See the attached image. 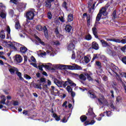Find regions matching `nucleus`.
Here are the masks:
<instances>
[{
    "instance_id": "1",
    "label": "nucleus",
    "mask_w": 126,
    "mask_h": 126,
    "mask_svg": "<svg viewBox=\"0 0 126 126\" xmlns=\"http://www.w3.org/2000/svg\"><path fill=\"white\" fill-rule=\"evenodd\" d=\"M33 87L36 89L47 90L49 89L45 79H39L37 80V83L32 85Z\"/></svg>"
},
{
    "instance_id": "2",
    "label": "nucleus",
    "mask_w": 126,
    "mask_h": 126,
    "mask_svg": "<svg viewBox=\"0 0 126 126\" xmlns=\"http://www.w3.org/2000/svg\"><path fill=\"white\" fill-rule=\"evenodd\" d=\"M102 14L104 16H106L107 14V9L105 7L101 8V9L99 10V12H98L96 18V22L95 23V26H96V24H98V22L100 21V20L101 19V17H102Z\"/></svg>"
},
{
    "instance_id": "3",
    "label": "nucleus",
    "mask_w": 126,
    "mask_h": 126,
    "mask_svg": "<svg viewBox=\"0 0 126 126\" xmlns=\"http://www.w3.org/2000/svg\"><path fill=\"white\" fill-rule=\"evenodd\" d=\"M25 16L27 18V21L33 20L34 16H35V9H30L25 13Z\"/></svg>"
},
{
    "instance_id": "4",
    "label": "nucleus",
    "mask_w": 126,
    "mask_h": 126,
    "mask_svg": "<svg viewBox=\"0 0 126 126\" xmlns=\"http://www.w3.org/2000/svg\"><path fill=\"white\" fill-rule=\"evenodd\" d=\"M88 116V119H92L94 120V118L96 117V114L93 111V109L92 107H90L88 110V113L86 114Z\"/></svg>"
},
{
    "instance_id": "5",
    "label": "nucleus",
    "mask_w": 126,
    "mask_h": 126,
    "mask_svg": "<svg viewBox=\"0 0 126 126\" xmlns=\"http://www.w3.org/2000/svg\"><path fill=\"white\" fill-rule=\"evenodd\" d=\"M57 66L61 68V69H65V68H68V69H70L71 70H73L74 66L72 65H57Z\"/></svg>"
},
{
    "instance_id": "6",
    "label": "nucleus",
    "mask_w": 126,
    "mask_h": 126,
    "mask_svg": "<svg viewBox=\"0 0 126 126\" xmlns=\"http://www.w3.org/2000/svg\"><path fill=\"white\" fill-rule=\"evenodd\" d=\"M8 69L11 74H14L18 69L17 68L7 65Z\"/></svg>"
},
{
    "instance_id": "7",
    "label": "nucleus",
    "mask_w": 126,
    "mask_h": 126,
    "mask_svg": "<svg viewBox=\"0 0 126 126\" xmlns=\"http://www.w3.org/2000/svg\"><path fill=\"white\" fill-rule=\"evenodd\" d=\"M43 67H45V68H47V69H48V70H52V66L51 65H44L41 64L38 65V69L39 70H43Z\"/></svg>"
},
{
    "instance_id": "8",
    "label": "nucleus",
    "mask_w": 126,
    "mask_h": 126,
    "mask_svg": "<svg viewBox=\"0 0 126 126\" xmlns=\"http://www.w3.org/2000/svg\"><path fill=\"white\" fill-rule=\"evenodd\" d=\"M86 77L88 79H90V78H91L90 75H88L87 73H83V74H81L79 75V78H80V79H86Z\"/></svg>"
},
{
    "instance_id": "9",
    "label": "nucleus",
    "mask_w": 126,
    "mask_h": 126,
    "mask_svg": "<svg viewBox=\"0 0 126 126\" xmlns=\"http://www.w3.org/2000/svg\"><path fill=\"white\" fill-rule=\"evenodd\" d=\"M54 82L59 88H62L63 84L64 83L63 81H60L58 79H54Z\"/></svg>"
},
{
    "instance_id": "10",
    "label": "nucleus",
    "mask_w": 126,
    "mask_h": 126,
    "mask_svg": "<svg viewBox=\"0 0 126 126\" xmlns=\"http://www.w3.org/2000/svg\"><path fill=\"white\" fill-rule=\"evenodd\" d=\"M95 3H96L95 2H93V1H92V0L89 2L88 7L89 8L90 12H91V9H94Z\"/></svg>"
},
{
    "instance_id": "11",
    "label": "nucleus",
    "mask_w": 126,
    "mask_h": 126,
    "mask_svg": "<svg viewBox=\"0 0 126 126\" xmlns=\"http://www.w3.org/2000/svg\"><path fill=\"white\" fill-rule=\"evenodd\" d=\"M16 43L15 42H9L7 43L8 47L11 48V49H13V50H16V47L15 46Z\"/></svg>"
},
{
    "instance_id": "12",
    "label": "nucleus",
    "mask_w": 126,
    "mask_h": 126,
    "mask_svg": "<svg viewBox=\"0 0 126 126\" xmlns=\"http://www.w3.org/2000/svg\"><path fill=\"white\" fill-rule=\"evenodd\" d=\"M112 70L113 72H114V73H115L117 76H119V75L118 74V72L119 71V68L117 66L114 65L112 67Z\"/></svg>"
},
{
    "instance_id": "13",
    "label": "nucleus",
    "mask_w": 126,
    "mask_h": 126,
    "mask_svg": "<svg viewBox=\"0 0 126 126\" xmlns=\"http://www.w3.org/2000/svg\"><path fill=\"white\" fill-rule=\"evenodd\" d=\"M96 26H97V24L94 25V27L92 28L93 33L95 38H98V35H97V28H96Z\"/></svg>"
},
{
    "instance_id": "14",
    "label": "nucleus",
    "mask_w": 126,
    "mask_h": 126,
    "mask_svg": "<svg viewBox=\"0 0 126 126\" xmlns=\"http://www.w3.org/2000/svg\"><path fill=\"white\" fill-rule=\"evenodd\" d=\"M92 47L93 49H94V50H98L99 49V45H98L95 41L92 42Z\"/></svg>"
},
{
    "instance_id": "15",
    "label": "nucleus",
    "mask_w": 126,
    "mask_h": 126,
    "mask_svg": "<svg viewBox=\"0 0 126 126\" xmlns=\"http://www.w3.org/2000/svg\"><path fill=\"white\" fill-rule=\"evenodd\" d=\"M43 31L44 33V36L46 39H48L49 38V32H48V30L47 29V27L46 26H44L43 27Z\"/></svg>"
},
{
    "instance_id": "16",
    "label": "nucleus",
    "mask_w": 126,
    "mask_h": 126,
    "mask_svg": "<svg viewBox=\"0 0 126 126\" xmlns=\"http://www.w3.org/2000/svg\"><path fill=\"white\" fill-rule=\"evenodd\" d=\"M100 42L101 43V45L102 47H110V45L108 42H107L106 41L104 40H100Z\"/></svg>"
},
{
    "instance_id": "17",
    "label": "nucleus",
    "mask_w": 126,
    "mask_h": 126,
    "mask_svg": "<svg viewBox=\"0 0 126 126\" xmlns=\"http://www.w3.org/2000/svg\"><path fill=\"white\" fill-rule=\"evenodd\" d=\"M15 61L17 63H20L22 62V57H21V56L19 55H17L15 56Z\"/></svg>"
},
{
    "instance_id": "18",
    "label": "nucleus",
    "mask_w": 126,
    "mask_h": 126,
    "mask_svg": "<svg viewBox=\"0 0 126 126\" xmlns=\"http://www.w3.org/2000/svg\"><path fill=\"white\" fill-rule=\"evenodd\" d=\"M95 123H96V121L94 120H91V122H90L89 121H86L85 122V126H87L88 125H93Z\"/></svg>"
},
{
    "instance_id": "19",
    "label": "nucleus",
    "mask_w": 126,
    "mask_h": 126,
    "mask_svg": "<svg viewBox=\"0 0 126 126\" xmlns=\"http://www.w3.org/2000/svg\"><path fill=\"white\" fill-rule=\"evenodd\" d=\"M106 40L107 41H110L111 42H115V43H120V42H121L120 39L118 38H106Z\"/></svg>"
},
{
    "instance_id": "20",
    "label": "nucleus",
    "mask_w": 126,
    "mask_h": 126,
    "mask_svg": "<svg viewBox=\"0 0 126 126\" xmlns=\"http://www.w3.org/2000/svg\"><path fill=\"white\" fill-rule=\"evenodd\" d=\"M74 44H73L72 42H70V43L67 45L68 50H69V51H70L71 50L74 49Z\"/></svg>"
},
{
    "instance_id": "21",
    "label": "nucleus",
    "mask_w": 126,
    "mask_h": 126,
    "mask_svg": "<svg viewBox=\"0 0 126 126\" xmlns=\"http://www.w3.org/2000/svg\"><path fill=\"white\" fill-rule=\"evenodd\" d=\"M27 4L23 3H20L18 5V8L19 9H23V8H25L26 7V5Z\"/></svg>"
},
{
    "instance_id": "22",
    "label": "nucleus",
    "mask_w": 126,
    "mask_h": 126,
    "mask_svg": "<svg viewBox=\"0 0 126 126\" xmlns=\"http://www.w3.org/2000/svg\"><path fill=\"white\" fill-rule=\"evenodd\" d=\"M80 120L81 121V122L82 123H85L86 122L87 120V119H88V116H86V115H81L80 118Z\"/></svg>"
},
{
    "instance_id": "23",
    "label": "nucleus",
    "mask_w": 126,
    "mask_h": 126,
    "mask_svg": "<svg viewBox=\"0 0 126 126\" xmlns=\"http://www.w3.org/2000/svg\"><path fill=\"white\" fill-rule=\"evenodd\" d=\"M54 119H55L56 121H59L61 120L60 116H58L56 113H53L52 116Z\"/></svg>"
},
{
    "instance_id": "24",
    "label": "nucleus",
    "mask_w": 126,
    "mask_h": 126,
    "mask_svg": "<svg viewBox=\"0 0 126 126\" xmlns=\"http://www.w3.org/2000/svg\"><path fill=\"white\" fill-rule=\"evenodd\" d=\"M35 38L37 43H39V44H40V45H42V46H45V42L42 41V40H41L39 37L36 36Z\"/></svg>"
},
{
    "instance_id": "25",
    "label": "nucleus",
    "mask_w": 126,
    "mask_h": 126,
    "mask_svg": "<svg viewBox=\"0 0 126 126\" xmlns=\"http://www.w3.org/2000/svg\"><path fill=\"white\" fill-rule=\"evenodd\" d=\"M67 21L68 22H71L73 21V15L72 14H70L67 16Z\"/></svg>"
},
{
    "instance_id": "26",
    "label": "nucleus",
    "mask_w": 126,
    "mask_h": 126,
    "mask_svg": "<svg viewBox=\"0 0 126 126\" xmlns=\"http://www.w3.org/2000/svg\"><path fill=\"white\" fill-rule=\"evenodd\" d=\"M71 26L69 25H67L65 26V30L66 31V32H70V31L71 30Z\"/></svg>"
},
{
    "instance_id": "27",
    "label": "nucleus",
    "mask_w": 126,
    "mask_h": 126,
    "mask_svg": "<svg viewBox=\"0 0 126 126\" xmlns=\"http://www.w3.org/2000/svg\"><path fill=\"white\" fill-rule=\"evenodd\" d=\"M45 5L46 7H47L48 8H51V7L52 6V4L49 1H47V0L46 1H45Z\"/></svg>"
},
{
    "instance_id": "28",
    "label": "nucleus",
    "mask_w": 126,
    "mask_h": 126,
    "mask_svg": "<svg viewBox=\"0 0 126 126\" xmlns=\"http://www.w3.org/2000/svg\"><path fill=\"white\" fill-rule=\"evenodd\" d=\"M70 84V80H68V81H65V82H64V83H63V84H62V86H63V88H65L66 86Z\"/></svg>"
},
{
    "instance_id": "29",
    "label": "nucleus",
    "mask_w": 126,
    "mask_h": 126,
    "mask_svg": "<svg viewBox=\"0 0 126 126\" xmlns=\"http://www.w3.org/2000/svg\"><path fill=\"white\" fill-rule=\"evenodd\" d=\"M88 94H90V97L92 98H96V96L94 94H92L91 91L88 92Z\"/></svg>"
},
{
    "instance_id": "30",
    "label": "nucleus",
    "mask_w": 126,
    "mask_h": 126,
    "mask_svg": "<svg viewBox=\"0 0 126 126\" xmlns=\"http://www.w3.org/2000/svg\"><path fill=\"white\" fill-rule=\"evenodd\" d=\"M20 52L23 54H25L26 52H27V48L26 47H22L20 48Z\"/></svg>"
},
{
    "instance_id": "31",
    "label": "nucleus",
    "mask_w": 126,
    "mask_h": 126,
    "mask_svg": "<svg viewBox=\"0 0 126 126\" xmlns=\"http://www.w3.org/2000/svg\"><path fill=\"white\" fill-rule=\"evenodd\" d=\"M82 69V68L80 67V66H78V65H75L74 66V70H81Z\"/></svg>"
},
{
    "instance_id": "32",
    "label": "nucleus",
    "mask_w": 126,
    "mask_h": 126,
    "mask_svg": "<svg viewBox=\"0 0 126 126\" xmlns=\"http://www.w3.org/2000/svg\"><path fill=\"white\" fill-rule=\"evenodd\" d=\"M112 112L111 111H106L105 112H103V114H107V117H111V115H112Z\"/></svg>"
},
{
    "instance_id": "33",
    "label": "nucleus",
    "mask_w": 126,
    "mask_h": 126,
    "mask_svg": "<svg viewBox=\"0 0 126 126\" xmlns=\"http://www.w3.org/2000/svg\"><path fill=\"white\" fill-rule=\"evenodd\" d=\"M52 95H53L54 96H60V91H57V92H53L52 93H51Z\"/></svg>"
},
{
    "instance_id": "34",
    "label": "nucleus",
    "mask_w": 126,
    "mask_h": 126,
    "mask_svg": "<svg viewBox=\"0 0 126 126\" xmlns=\"http://www.w3.org/2000/svg\"><path fill=\"white\" fill-rule=\"evenodd\" d=\"M92 39V36L90 34H88L86 36V40L89 41Z\"/></svg>"
},
{
    "instance_id": "35",
    "label": "nucleus",
    "mask_w": 126,
    "mask_h": 126,
    "mask_svg": "<svg viewBox=\"0 0 126 126\" xmlns=\"http://www.w3.org/2000/svg\"><path fill=\"white\" fill-rule=\"evenodd\" d=\"M36 29L37 30H38V31H42V30H43V28L41 26L38 25L36 27Z\"/></svg>"
},
{
    "instance_id": "36",
    "label": "nucleus",
    "mask_w": 126,
    "mask_h": 126,
    "mask_svg": "<svg viewBox=\"0 0 126 126\" xmlns=\"http://www.w3.org/2000/svg\"><path fill=\"white\" fill-rule=\"evenodd\" d=\"M15 28L16 29H19V28H20V24H19V22H17L16 23Z\"/></svg>"
},
{
    "instance_id": "37",
    "label": "nucleus",
    "mask_w": 126,
    "mask_h": 126,
    "mask_svg": "<svg viewBox=\"0 0 126 126\" xmlns=\"http://www.w3.org/2000/svg\"><path fill=\"white\" fill-rule=\"evenodd\" d=\"M0 16L1 17V18H5V17H6V14L3 12H1L0 14Z\"/></svg>"
},
{
    "instance_id": "38",
    "label": "nucleus",
    "mask_w": 126,
    "mask_h": 126,
    "mask_svg": "<svg viewBox=\"0 0 126 126\" xmlns=\"http://www.w3.org/2000/svg\"><path fill=\"white\" fill-rule=\"evenodd\" d=\"M66 91L68 93H70L71 92H72V89L71 88L70 86H68L66 87Z\"/></svg>"
},
{
    "instance_id": "39",
    "label": "nucleus",
    "mask_w": 126,
    "mask_h": 126,
    "mask_svg": "<svg viewBox=\"0 0 126 126\" xmlns=\"http://www.w3.org/2000/svg\"><path fill=\"white\" fill-rule=\"evenodd\" d=\"M16 74L19 77V78H21V73L19 72L18 70V69L17 70V71H16Z\"/></svg>"
},
{
    "instance_id": "40",
    "label": "nucleus",
    "mask_w": 126,
    "mask_h": 126,
    "mask_svg": "<svg viewBox=\"0 0 126 126\" xmlns=\"http://www.w3.org/2000/svg\"><path fill=\"white\" fill-rule=\"evenodd\" d=\"M5 101H6V99L5 98H3L1 100H0V103L7 105V104L5 103Z\"/></svg>"
},
{
    "instance_id": "41",
    "label": "nucleus",
    "mask_w": 126,
    "mask_h": 126,
    "mask_svg": "<svg viewBox=\"0 0 126 126\" xmlns=\"http://www.w3.org/2000/svg\"><path fill=\"white\" fill-rule=\"evenodd\" d=\"M96 65H97V66H98V67L99 68H101V67H102V66H101V63L99 61H96L95 62Z\"/></svg>"
},
{
    "instance_id": "42",
    "label": "nucleus",
    "mask_w": 126,
    "mask_h": 126,
    "mask_svg": "<svg viewBox=\"0 0 126 126\" xmlns=\"http://www.w3.org/2000/svg\"><path fill=\"white\" fill-rule=\"evenodd\" d=\"M24 78H26V79H31V77L28 75L27 74H25L24 75Z\"/></svg>"
},
{
    "instance_id": "43",
    "label": "nucleus",
    "mask_w": 126,
    "mask_h": 126,
    "mask_svg": "<svg viewBox=\"0 0 126 126\" xmlns=\"http://www.w3.org/2000/svg\"><path fill=\"white\" fill-rule=\"evenodd\" d=\"M122 62L123 63H125V64H126V57L124 56L122 58Z\"/></svg>"
},
{
    "instance_id": "44",
    "label": "nucleus",
    "mask_w": 126,
    "mask_h": 126,
    "mask_svg": "<svg viewBox=\"0 0 126 126\" xmlns=\"http://www.w3.org/2000/svg\"><path fill=\"white\" fill-rule=\"evenodd\" d=\"M120 76L121 77H125L126 78V73H120Z\"/></svg>"
},
{
    "instance_id": "45",
    "label": "nucleus",
    "mask_w": 126,
    "mask_h": 126,
    "mask_svg": "<svg viewBox=\"0 0 126 126\" xmlns=\"http://www.w3.org/2000/svg\"><path fill=\"white\" fill-rule=\"evenodd\" d=\"M0 38H1V39H4L5 38L4 33H0Z\"/></svg>"
},
{
    "instance_id": "46",
    "label": "nucleus",
    "mask_w": 126,
    "mask_h": 126,
    "mask_svg": "<svg viewBox=\"0 0 126 126\" xmlns=\"http://www.w3.org/2000/svg\"><path fill=\"white\" fill-rule=\"evenodd\" d=\"M84 60H85V63H89V62H90V60H89V58L87 57H85Z\"/></svg>"
},
{
    "instance_id": "47",
    "label": "nucleus",
    "mask_w": 126,
    "mask_h": 126,
    "mask_svg": "<svg viewBox=\"0 0 126 126\" xmlns=\"http://www.w3.org/2000/svg\"><path fill=\"white\" fill-rule=\"evenodd\" d=\"M10 2H12V3H14V4H17V2L18 1V0H10Z\"/></svg>"
},
{
    "instance_id": "48",
    "label": "nucleus",
    "mask_w": 126,
    "mask_h": 126,
    "mask_svg": "<svg viewBox=\"0 0 126 126\" xmlns=\"http://www.w3.org/2000/svg\"><path fill=\"white\" fill-rule=\"evenodd\" d=\"M120 40V42L119 43H122V44H126V39H123L121 40V39H119Z\"/></svg>"
},
{
    "instance_id": "49",
    "label": "nucleus",
    "mask_w": 126,
    "mask_h": 126,
    "mask_svg": "<svg viewBox=\"0 0 126 126\" xmlns=\"http://www.w3.org/2000/svg\"><path fill=\"white\" fill-rule=\"evenodd\" d=\"M19 105V102L17 100H15L14 102H13V105L14 106H18Z\"/></svg>"
},
{
    "instance_id": "50",
    "label": "nucleus",
    "mask_w": 126,
    "mask_h": 126,
    "mask_svg": "<svg viewBox=\"0 0 126 126\" xmlns=\"http://www.w3.org/2000/svg\"><path fill=\"white\" fill-rule=\"evenodd\" d=\"M113 16L114 18H117V11H114L113 13Z\"/></svg>"
},
{
    "instance_id": "51",
    "label": "nucleus",
    "mask_w": 126,
    "mask_h": 126,
    "mask_svg": "<svg viewBox=\"0 0 126 126\" xmlns=\"http://www.w3.org/2000/svg\"><path fill=\"white\" fill-rule=\"evenodd\" d=\"M67 103V101H65V102H64L63 104H62V107H65V108H67V105H66Z\"/></svg>"
},
{
    "instance_id": "52",
    "label": "nucleus",
    "mask_w": 126,
    "mask_h": 126,
    "mask_svg": "<svg viewBox=\"0 0 126 126\" xmlns=\"http://www.w3.org/2000/svg\"><path fill=\"white\" fill-rule=\"evenodd\" d=\"M110 107H111V108H112V109H113L114 110L116 109V107H115L114 104L112 103H110Z\"/></svg>"
},
{
    "instance_id": "53",
    "label": "nucleus",
    "mask_w": 126,
    "mask_h": 126,
    "mask_svg": "<svg viewBox=\"0 0 126 126\" xmlns=\"http://www.w3.org/2000/svg\"><path fill=\"white\" fill-rule=\"evenodd\" d=\"M121 96H118L117 97V98H116V101H117V102H119L120 101H121Z\"/></svg>"
},
{
    "instance_id": "54",
    "label": "nucleus",
    "mask_w": 126,
    "mask_h": 126,
    "mask_svg": "<svg viewBox=\"0 0 126 126\" xmlns=\"http://www.w3.org/2000/svg\"><path fill=\"white\" fill-rule=\"evenodd\" d=\"M59 19L61 22H64V18H63V17H59Z\"/></svg>"
},
{
    "instance_id": "55",
    "label": "nucleus",
    "mask_w": 126,
    "mask_h": 126,
    "mask_svg": "<svg viewBox=\"0 0 126 126\" xmlns=\"http://www.w3.org/2000/svg\"><path fill=\"white\" fill-rule=\"evenodd\" d=\"M55 89H55V86H51V89H50L51 93L52 92H54L55 91Z\"/></svg>"
},
{
    "instance_id": "56",
    "label": "nucleus",
    "mask_w": 126,
    "mask_h": 126,
    "mask_svg": "<svg viewBox=\"0 0 126 126\" xmlns=\"http://www.w3.org/2000/svg\"><path fill=\"white\" fill-rule=\"evenodd\" d=\"M6 31L8 34H10V28H9V26H8L7 27Z\"/></svg>"
},
{
    "instance_id": "57",
    "label": "nucleus",
    "mask_w": 126,
    "mask_h": 126,
    "mask_svg": "<svg viewBox=\"0 0 126 126\" xmlns=\"http://www.w3.org/2000/svg\"><path fill=\"white\" fill-rule=\"evenodd\" d=\"M71 96L72 97H74L75 96V92H73V91H71Z\"/></svg>"
},
{
    "instance_id": "58",
    "label": "nucleus",
    "mask_w": 126,
    "mask_h": 126,
    "mask_svg": "<svg viewBox=\"0 0 126 126\" xmlns=\"http://www.w3.org/2000/svg\"><path fill=\"white\" fill-rule=\"evenodd\" d=\"M70 85H71V86H73L74 87H76V85L74 83H73L71 80H70Z\"/></svg>"
},
{
    "instance_id": "59",
    "label": "nucleus",
    "mask_w": 126,
    "mask_h": 126,
    "mask_svg": "<svg viewBox=\"0 0 126 126\" xmlns=\"http://www.w3.org/2000/svg\"><path fill=\"white\" fill-rule=\"evenodd\" d=\"M118 87V84L116 82H113L112 87Z\"/></svg>"
},
{
    "instance_id": "60",
    "label": "nucleus",
    "mask_w": 126,
    "mask_h": 126,
    "mask_svg": "<svg viewBox=\"0 0 126 126\" xmlns=\"http://www.w3.org/2000/svg\"><path fill=\"white\" fill-rule=\"evenodd\" d=\"M52 14L51 13H48V18L49 19H52Z\"/></svg>"
},
{
    "instance_id": "61",
    "label": "nucleus",
    "mask_w": 126,
    "mask_h": 126,
    "mask_svg": "<svg viewBox=\"0 0 126 126\" xmlns=\"http://www.w3.org/2000/svg\"><path fill=\"white\" fill-rule=\"evenodd\" d=\"M122 85H123V88H124V90L125 91V93L126 94V84L124 83V82H123Z\"/></svg>"
},
{
    "instance_id": "62",
    "label": "nucleus",
    "mask_w": 126,
    "mask_h": 126,
    "mask_svg": "<svg viewBox=\"0 0 126 126\" xmlns=\"http://www.w3.org/2000/svg\"><path fill=\"white\" fill-rule=\"evenodd\" d=\"M31 59L32 62H33V63H36V59H35V58H34V57L32 56Z\"/></svg>"
},
{
    "instance_id": "63",
    "label": "nucleus",
    "mask_w": 126,
    "mask_h": 126,
    "mask_svg": "<svg viewBox=\"0 0 126 126\" xmlns=\"http://www.w3.org/2000/svg\"><path fill=\"white\" fill-rule=\"evenodd\" d=\"M87 23L88 25H90V17H87Z\"/></svg>"
},
{
    "instance_id": "64",
    "label": "nucleus",
    "mask_w": 126,
    "mask_h": 126,
    "mask_svg": "<svg viewBox=\"0 0 126 126\" xmlns=\"http://www.w3.org/2000/svg\"><path fill=\"white\" fill-rule=\"evenodd\" d=\"M23 114L27 115L28 114V111H26V110H24V111L22 112Z\"/></svg>"
}]
</instances>
